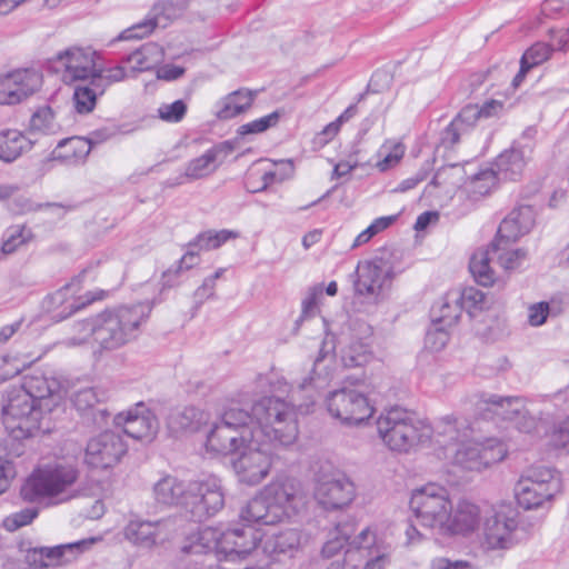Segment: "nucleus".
Segmentation results:
<instances>
[{"label":"nucleus","instance_id":"19","mask_svg":"<svg viewBox=\"0 0 569 569\" xmlns=\"http://www.w3.org/2000/svg\"><path fill=\"white\" fill-rule=\"evenodd\" d=\"M355 291L375 302L385 297L392 280L391 266L382 259L363 260L357 266Z\"/></svg>","mask_w":569,"mask_h":569},{"label":"nucleus","instance_id":"25","mask_svg":"<svg viewBox=\"0 0 569 569\" xmlns=\"http://www.w3.org/2000/svg\"><path fill=\"white\" fill-rule=\"evenodd\" d=\"M114 425L121 427L123 432L136 440L152 441L159 423L156 416L143 403L114 417Z\"/></svg>","mask_w":569,"mask_h":569},{"label":"nucleus","instance_id":"58","mask_svg":"<svg viewBox=\"0 0 569 569\" xmlns=\"http://www.w3.org/2000/svg\"><path fill=\"white\" fill-rule=\"evenodd\" d=\"M158 27V20L149 19L144 22L138 23L123 30L118 37L117 41L141 39L150 34Z\"/></svg>","mask_w":569,"mask_h":569},{"label":"nucleus","instance_id":"28","mask_svg":"<svg viewBox=\"0 0 569 569\" xmlns=\"http://www.w3.org/2000/svg\"><path fill=\"white\" fill-rule=\"evenodd\" d=\"M523 400L518 397H501L492 393H481L475 397L473 405L483 418L498 417L512 421L521 411Z\"/></svg>","mask_w":569,"mask_h":569},{"label":"nucleus","instance_id":"64","mask_svg":"<svg viewBox=\"0 0 569 569\" xmlns=\"http://www.w3.org/2000/svg\"><path fill=\"white\" fill-rule=\"evenodd\" d=\"M549 315V305L546 302L535 303L528 309V321L531 326H541Z\"/></svg>","mask_w":569,"mask_h":569},{"label":"nucleus","instance_id":"60","mask_svg":"<svg viewBox=\"0 0 569 569\" xmlns=\"http://www.w3.org/2000/svg\"><path fill=\"white\" fill-rule=\"evenodd\" d=\"M301 543V533L297 529H289L274 538V548L280 552L298 548Z\"/></svg>","mask_w":569,"mask_h":569},{"label":"nucleus","instance_id":"6","mask_svg":"<svg viewBox=\"0 0 569 569\" xmlns=\"http://www.w3.org/2000/svg\"><path fill=\"white\" fill-rule=\"evenodd\" d=\"M243 426L252 433L263 432V441L291 446L299 435L296 406L279 397H262L253 402Z\"/></svg>","mask_w":569,"mask_h":569},{"label":"nucleus","instance_id":"57","mask_svg":"<svg viewBox=\"0 0 569 569\" xmlns=\"http://www.w3.org/2000/svg\"><path fill=\"white\" fill-rule=\"evenodd\" d=\"M71 400L74 408L81 413L92 410L99 402L97 391L92 388H86L77 391L72 396Z\"/></svg>","mask_w":569,"mask_h":569},{"label":"nucleus","instance_id":"24","mask_svg":"<svg viewBox=\"0 0 569 569\" xmlns=\"http://www.w3.org/2000/svg\"><path fill=\"white\" fill-rule=\"evenodd\" d=\"M174 533V519L171 518L158 521L134 519L123 528L126 540L137 547L147 549L169 539Z\"/></svg>","mask_w":569,"mask_h":569},{"label":"nucleus","instance_id":"23","mask_svg":"<svg viewBox=\"0 0 569 569\" xmlns=\"http://www.w3.org/2000/svg\"><path fill=\"white\" fill-rule=\"evenodd\" d=\"M486 511L472 499L462 497L453 502L445 537L468 538L481 529Z\"/></svg>","mask_w":569,"mask_h":569},{"label":"nucleus","instance_id":"63","mask_svg":"<svg viewBox=\"0 0 569 569\" xmlns=\"http://www.w3.org/2000/svg\"><path fill=\"white\" fill-rule=\"evenodd\" d=\"M16 476L17 471L13 461L6 457H0V488L4 492L9 489Z\"/></svg>","mask_w":569,"mask_h":569},{"label":"nucleus","instance_id":"26","mask_svg":"<svg viewBox=\"0 0 569 569\" xmlns=\"http://www.w3.org/2000/svg\"><path fill=\"white\" fill-rule=\"evenodd\" d=\"M19 388L26 390L34 399V402L47 412H51L64 398L61 382L54 377H48L40 372L26 376Z\"/></svg>","mask_w":569,"mask_h":569},{"label":"nucleus","instance_id":"4","mask_svg":"<svg viewBox=\"0 0 569 569\" xmlns=\"http://www.w3.org/2000/svg\"><path fill=\"white\" fill-rule=\"evenodd\" d=\"M152 496L158 506L182 507L198 518L214 516L224 507L222 481L213 475L189 482L166 476L153 485Z\"/></svg>","mask_w":569,"mask_h":569},{"label":"nucleus","instance_id":"55","mask_svg":"<svg viewBox=\"0 0 569 569\" xmlns=\"http://www.w3.org/2000/svg\"><path fill=\"white\" fill-rule=\"evenodd\" d=\"M188 110V106L183 100H176L171 103H161L157 110L158 117L169 123L180 122Z\"/></svg>","mask_w":569,"mask_h":569},{"label":"nucleus","instance_id":"56","mask_svg":"<svg viewBox=\"0 0 569 569\" xmlns=\"http://www.w3.org/2000/svg\"><path fill=\"white\" fill-rule=\"evenodd\" d=\"M549 445L569 452V417L553 427L549 433Z\"/></svg>","mask_w":569,"mask_h":569},{"label":"nucleus","instance_id":"53","mask_svg":"<svg viewBox=\"0 0 569 569\" xmlns=\"http://www.w3.org/2000/svg\"><path fill=\"white\" fill-rule=\"evenodd\" d=\"M280 119V113L278 111L271 112L260 119H256L248 123L240 126L237 130L239 137H246L248 134H258L262 133L269 128L274 127Z\"/></svg>","mask_w":569,"mask_h":569},{"label":"nucleus","instance_id":"10","mask_svg":"<svg viewBox=\"0 0 569 569\" xmlns=\"http://www.w3.org/2000/svg\"><path fill=\"white\" fill-rule=\"evenodd\" d=\"M410 509L419 525L445 536L453 501L450 491L435 482L426 483L411 492Z\"/></svg>","mask_w":569,"mask_h":569},{"label":"nucleus","instance_id":"9","mask_svg":"<svg viewBox=\"0 0 569 569\" xmlns=\"http://www.w3.org/2000/svg\"><path fill=\"white\" fill-rule=\"evenodd\" d=\"M378 435L391 451L409 453L432 437V427L426 421L413 418L408 411L392 408L377 420Z\"/></svg>","mask_w":569,"mask_h":569},{"label":"nucleus","instance_id":"36","mask_svg":"<svg viewBox=\"0 0 569 569\" xmlns=\"http://www.w3.org/2000/svg\"><path fill=\"white\" fill-rule=\"evenodd\" d=\"M512 240L497 238L492 242V253L497 263L506 271L518 269L527 260V251L521 248H513Z\"/></svg>","mask_w":569,"mask_h":569},{"label":"nucleus","instance_id":"46","mask_svg":"<svg viewBox=\"0 0 569 569\" xmlns=\"http://www.w3.org/2000/svg\"><path fill=\"white\" fill-rule=\"evenodd\" d=\"M405 154V146L396 140L386 141L379 149V157L377 168L380 171H387L395 167Z\"/></svg>","mask_w":569,"mask_h":569},{"label":"nucleus","instance_id":"40","mask_svg":"<svg viewBox=\"0 0 569 569\" xmlns=\"http://www.w3.org/2000/svg\"><path fill=\"white\" fill-rule=\"evenodd\" d=\"M499 180L500 178L495 169L485 168L470 177L466 188L469 196L477 200L492 192L497 188Z\"/></svg>","mask_w":569,"mask_h":569},{"label":"nucleus","instance_id":"14","mask_svg":"<svg viewBox=\"0 0 569 569\" xmlns=\"http://www.w3.org/2000/svg\"><path fill=\"white\" fill-rule=\"evenodd\" d=\"M92 268L82 270L71 282L49 295L42 302V308L56 321H61L93 301L103 299L106 291H88L79 295L80 283L88 278H97Z\"/></svg>","mask_w":569,"mask_h":569},{"label":"nucleus","instance_id":"41","mask_svg":"<svg viewBox=\"0 0 569 569\" xmlns=\"http://www.w3.org/2000/svg\"><path fill=\"white\" fill-rule=\"evenodd\" d=\"M327 362V356L318 357L313 363L312 376L300 383L302 390H308V399L311 403L316 401L317 390L325 388L330 380L331 372L328 370Z\"/></svg>","mask_w":569,"mask_h":569},{"label":"nucleus","instance_id":"34","mask_svg":"<svg viewBox=\"0 0 569 569\" xmlns=\"http://www.w3.org/2000/svg\"><path fill=\"white\" fill-rule=\"evenodd\" d=\"M531 156L529 147H512L500 153L496 160L498 177L502 179L516 180L519 178Z\"/></svg>","mask_w":569,"mask_h":569},{"label":"nucleus","instance_id":"11","mask_svg":"<svg viewBox=\"0 0 569 569\" xmlns=\"http://www.w3.org/2000/svg\"><path fill=\"white\" fill-rule=\"evenodd\" d=\"M43 412L26 390L12 387L7 391L2 407V422L8 433L17 439L33 436L41 428Z\"/></svg>","mask_w":569,"mask_h":569},{"label":"nucleus","instance_id":"31","mask_svg":"<svg viewBox=\"0 0 569 569\" xmlns=\"http://www.w3.org/2000/svg\"><path fill=\"white\" fill-rule=\"evenodd\" d=\"M535 223L533 210L529 206L513 209L500 223L498 238L518 240L528 233Z\"/></svg>","mask_w":569,"mask_h":569},{"label":"nucleus","instance_id":"52","mask_svg":"<svg viewBox=\"0 0 569 569\" xmlns=\"http://www.w3.org/2000/svg\"><path fill=\"white\" fill-rule=\"evenodd\" d=\"M551 48L543 42H537L531 46L521 58V70L528 71L535 66H538L549 59Z\"/></svg>","mask_w":569,"mask_h":569},{"label":"nucleus","instance_id":"61","mask_svg":"<svg viewBox=\"0 0 569 569\" xmlns=\"http://www.w3.org/2000/svg\"><path fill=\"white\" fill-rule=\"evenodd\" d=\"M516 428L523 433H532L537 430L539 420L533 417L525 407V401L521 405V411L515 416L511 421Z\"/></svg>","mask_w":569,"mask_h":569},{"label":"nucleus","instance_id":"35","mask_svg":"<svg viewBox=\"0 0 569 569\" xmlns=\"http://www.w3.org/2000/svg\"><path fill=\"white\" fill-rule=\"evenodd\" d=\"M210 419V415L197 407L189 406L177 408L168 416V428L180 433L184 431H197L201 426L206 425Z\"/></svg>","mask_w":569,"mask_h":569},{"label":"nucleus","instance_id":"50","mask_svg":"<svg viewBox=\"0 0 569 569\" xmlns=\"http://www.w3.org/2000/svg\"><path fill=\"white\" fill-rule=\"evenodd\" d=\"M237 233L229 230L208 231L198 236L194 243L190 248L198 247L200 250H212L219 248L230 238H236Z\"/></svg>","mask_w":569,"mask_h":569},{"label":"nucleus","instance_id":"30","mask_svg":"<svg viewBox=\"0 0 569 569\" xmlns=\"http://www.w3.org/2000/svg\"><path fill=\"white\" fill-rule=\"evenodd\" d=\"M339 353L346 367H360L371 361L373 355L368 338L343 333L339 339Z\"/></svg>","mask_w":569,"mask_h":569},{"label":"nucleus","instance_id":"45","mask_svg":"<svg viewBox=\"0 0 569 569\" xmlns=\"http://www.w3.org/2000/svg\"><path fill=\"white\" fill-rule=\"evenodd\" d=\"M463 423L456 415H446L440 417L435 427H432V435L448 437L450 440L461 441L460 438H467L466 430L462 431Z\"/></svg>","mask_w":569,"mask_h":569},{"label":"nucleus","instance_id":"47","mask_svg":"<svg viewBox=\"0 0 569 569\" xmlns=\"http://www.w3.org/2000/svg\"><path fill=\"white\" fill-rule=\"evenodd\" d=\"M199 261V253L189 249L177 262V264L170 267L167 271L163 272L162 278L164 283L167 286H173L178 277H180L184 271H188L197 266Z\"/></svg>","mask_w":569,"mask_h":569},{"label":"nucleus","instance_id":"8","mask_svg":"<svg viewBox=\"0 0 569 569\" xmlns=\"http://www.w3.org/2000/svg\"><path fill=\"white\" fill-rule=\"evenodd\" d=\"M78 478L79 470L71 463H46L36 468L26 479L20 495L28 502H40L44 499L54 503L64 502L76 497L70 489Z\"/></svg>","mask_w":569,"mask_h":569},{"label":"nucleus","instance_id":"2","mask_svg":"<svg viewBox=\"0 0 569 569\" xmlns=\"http://www.w3.org/2000/svg\"><path fill=\"white\" fill-rule=\"evenodd\" d=\"M149 315V307L138 303L104 310L94 317L72 323L62 345L68 348H89L96 359L131 341Z\"/></svg>","mask_w":569,"mask_h":569},{"label":"nucleus","instance_id":"18","mask_svg":"<svg viewBox=\"0 0 569 569\" xmlns=\"http://www.w3.org/2000/svg\"><path fill=\"white\" fill-rule=\"evenodd\" d=\"M330 415L346 425H359L373 415L368 398L356 389L343 388L327 398Z\"/></svg>","mask_w":569,"mask_h":569},{"label":"nucleus","instance_id":"39","mask_svg":"<svg viewBox=\"0 0 569 569\" xmlns=\"http://www.w3.org/2000/svg\"><path fill=\"white\" fill-rule=\"evenodd\" d=\"M256 93L250 90H237L219 102V109L216 114L219 119H230L248 110L254 99Z\"/></svg>","mask_w":569,"mask_h":569},{"label":"nucleus","instance_id":"38","mask_svg":"<svg viewBox=\"0 0 569 569\" xmlns=\"http://www.w3.org/2000/svg\"><path fill=\"white\" fill-rule=\"evenodd\" d=\"M496 260L492 244L487 249H478L471 257L469 269L477 282L491 286L496 281L495 269L491 263Z\"/></svg>","mask_w":569,"mask_h":569},{"label":"nucleus","instance_id":"16","mask_svg":"<svg viewBox=\"0 0 569 569\" xmlns=\"http://www.w3.org/2000/svg\"><path fill=\"white\" fill-rule=\"evenodd\" d=\"M99 53L91 47L71 46L59 51L51 60L53 71L66 84L92 81L97 76Z\"/></svg>","mask_w":569,"mask_h":569},{"label":"nucleus","instance_id":"44","mask_svg":"<svg viewBox=\"0 0 569 569\" xmlns=\"http://www.w3.org/2000/svg\"><path fill=\"white\" fill-rule=\"evenodd\" d=\"M97 76H93L91 84L103 93L106 88L112 83L121 82L128 77H132L123 66H116L109 69H102L97 64Z\"/></svg>","mask_w":569,"mask_h":569},{"label":"nucleus","instance_id":"42","mask_svg":"<svg viewBox=\"0 0 569 569\" xmlns=\"http://www.w3.org/2000/svg\"><path fill=\"white\" fill-rule=\"evenodd\" d=\"M91 143L88 139L72 137L61 141L56 149L57 157L67 161H82L90 153Z\"/></svg>","mask_w":569,"mask_h":569},{"label":"nucleus","instance_id":"3","mask_svg":"<svg viewBox=\"0 0 569 569\" xmlns=\"http://www.w3.org/2000/svg\"><path fill=\"white\" fill-rule=\"evenodd\" d=\"M302 482L290 475H278L240 510V519L262 526L292 522L307 510Z\"/></svg>","mask_w":569,"mask_h":569},{"label":"nucleus","instance_id":"1","mask_svg":"<svg viewBox=\"0 0 569 569\" xmlns=\"http://www.w3.org/2000/svg\"><path fill=\"white\" fill-rule=\"evenodd\" d=\"M246 419L242 408L224 410L208 433L206 447L216 453L236 455L231 465L238 481L252 487L269 476L273 458L271 443L263 441V432L252 433L243 426Z\"/></svg>","mask_w":569,"mask_h":569},{"label":"nucleus","instance_id":"22","mask_svg":"<svg viewBox=\"0 0 569 569\" xmlns=\"http://www.w3.org/2000/svg\"><path fill=\"white\" fill-rule=\"evenodd\" d=\"M126 452L121 436L104 431L88 441L84 462L92 468L107 469L118 463Z\"/></svg>","mask_w":569,"mask_h":569},{"label":"nucleus","instance_id":"51","mask_svg":"<svg viewBox=\"0 0 569 569\" xmlns=\"http://www.w3.org/2000/svg\"><path fill=\"white\" fill-rule=\"evenodd\" d=\"M32 130L43 133H54L60 128L56 122L54 112L51 108L44 107L39 109L30 120Z\"/></svg>","mask_w":569,"mask_h":569},{"label":"nucleus","instance_id":"43","mask_svg":"<svg viewBox=\"0 0 569 569\" xmlns=\"http://www.w3.org/2000/svg\"><path fill=\"white\" fill-rule=\"evenodd\" d=\"M31 232L21 224L12 226L4 231L0 248V259L11 254L30 239Z\"/></svg>","mask_w":569,"mask_h":569},{"label":"nucleus","instance_id":"32","mask_svg":"<svg viewBox=\"0 0 569 569\" xmlns=\"http://www.w3.org/2000/svg\"><path fill=\"white\" fill-rule=\"evenodd\" d=\"M164 60V50L157 43L148 42L123 59L128 64L132 77L138 73L150 71L162 63Z\"/></svg>","mask_w":569,"mask_h":569},{"label":"nucleus","instance_id":"33","mask_svg":"<svg viewBox=\"0 0 569 569\" xmlns=\"http://www.w3.org/2000/svg\"><path fill=\"white\" fill-rule=\"evenodd\" d=\"M32 141L19 129L0 130V162L12 163L32 149Z\"/></svg>","mask_w":569,"mask_h":569},{"label":"nucleus","instance_id":"5","mask_svg":"<svg viewBox=\"0 0 569 569\" xmlns=\"http://www.w3.org/2000/svg\"><path fill=\"white\" fill-rule=\"evenodd\" d=\"M252 525L251 522L238 523L223 531L213 527L202 528L182 546L181 552L192 556L213 551L227 561L244 559L261 540V533Z\"/></svg>","mask_w":569,"mask_h":569},{"label":"nucleus","instance_id":"49","mask_svg":"<svg viewBox=\"0 0 569 569\" xmlns=\"http://www.w3.org/2000/svg\"><path fill=\"white\" fill-rule=\"evenodd\" d=\"M458 299L462 307V310H467L469 313L473 311L482 310L487 307L486 295L475 287H468L463 290H458Z\"/></svg>","mask_w":569,"mask_h":569},{"label":"nucleus","instance_id":"37","mask_svg":"<svg viewBox=\"0 0 569 569\" xmlns=\"http://www.w3.org/2000/svg\"><path fill=\"white\" fill-rule=\"evenodd\" d=\"M461 312L458 290H451L432 307V320L439 325L451 327L460 318Z\"/></svg>","mask_w":569,"mask_h":569},{"label":"nucleus","instance_id":"15","mask_svg":"<svg viewBox=\"0 0 569 569\" xmlns=\"http://www.w3.org/2000/svg\"><path fill=\"white\" fill-rule=\"evenodd\" d=\"M356 497L353 482L343 472L327 463L316 475L313 499L325 510H340Z\"/></svg>","mask_w":569,"mask_h":569},{"label":"nucleus","instance_id":"27","mask_svg":"<svg viewBox=\"0 0 569 569\" xmlns=\"http://www.w3.org/2000/svg\"><path fill=\"white\" fill-rule=\"evenodd\" d=\"M501 107V103L496 100L486 102L481 108L476 104L465 107L445 130L443 143L456 144L460 136L472 128L480 118L495 114Z\"/></svg>","mask_w":569,"mask_h":569},{"label":"nucleus","instance_id":"29","mask_svg":"<svg viewBox=\"0 0 569 569\" xmlns=\"http://www.w3.org/2000/svg\"><path fill=\"white\" fill-rule=\"evenodd\" d=\"M231 148L227 142L213 146L204 151L201 156L190 160L178 183H183L187 180L203 179L212 174L220 166L222 154H227Z\"/></svg>","mask_w":569,"mask_h":569},{"label":"nucleus","instance_id":"59","mask_svg":"<svg viewBox=\"0 0 569 569\" xmlns=\"http://www.w3.org/2000/svg\"><path fill=\"white\" fill-rule=\"evenodd\" d=\"M38 516L36 508H26L16 512L3 520V526L9 531H14L20 527L27 526Z\"/></svg>","mask_w":569,"mask_h":569},{"label":"nucleus","instance_id":"17","mask_svg":"<svg viewBox=\"0 0 569 569\" xmlns=\"http://www.w3.org/2000/svg\"><path fill=\"white\" fill-rule=\"evenodd\" d=\"M482 546L487 550H505L511 548L518 528V512L509 505L492 507L486 512L482 522Z\"/></svg>","mask_w":569,"mask_h":569},{"label":"nucleus","instance_id":"62","mask_svg":"<svg viewBox=\"0 0 569 569\" xmlns=\"http://www.w3.org/2000/svg\"><path fill=\"white\" fill-rule=\"evenodd\" d=\"M322 293L323 289L320 284L309 289L307 297L302 301V315L305 317L313 316L317 312Z\"/></svg>","mask_w":569,"mask_h":569},{"label":"nucleus","instance_id":"7","mask_svg":"<svg viewBox=\"0 0 569 569\" xmlns=\"http://www.w3.org/2000/svg\"><path fill=\"white\" fill-rule=\"evenodd\" d=\"M337 536L328 540L321 550L323 559L337 558L332 566H346L350 569H381L391 566V548L377 538L376 532L370 528L363 529L355 537L350 548L345 552L340 562V552L347 541L346 526L336 528Z\"/></svg>","mask_w":569,"mask_h":569},{"label":"nucleus","instance_id":"54","mask_svg":"<svg viewBox=\"0 0 569 569\" xmlns=\"http://www.w3.org/2000/svg\"><path fill=\"white\" fill-rule=\"evenodd\" d=\"M447 328L449 327L435 322L433 327L426 335L425 347L432 352L441 351L449 341Z\"/></svg>","mask_w":569,"mask_h":569},{"label":"nucleus","instance_id":"13","mask_svg":"<svg viewBox=\"0 0 569 569\" xmlns=\"http://www.w3.org/2000/svg\"><path fill=\"white\" fill-rule=\"evenodd\" d=\"M508 455L506 445L495 437H471L460 441L452 463L463 471L480 473L501 462Z\"/></svg>","mask_w":569,"mask_h":569},{"label":"nucleus","instance_id":"20","mask_svg":"<svg viewBox=\"0 0 569 569\" xmlns=\"http://www.w3.org/2000/svg\"><path fill=\"white\" fill-rule=\"evenodd\" d=\"M42 73L36 69H16L0 74V106H14L40 90Z\"/></svg>","mask_w":569,"mask_h":569},{"label":"nucleus","instance_id":"21","mask_svg":"<svg viewBox=\"0 0 569 569\" xmlns=\"http://www.w3.org/2000/svg\"><path fill=\"white\" fill-rule=\"evenodd\" d=\"M97 541V538H88L56 547L31 548L26 553V562L33 569L68 566Z\"/></svg>","mask_w":569,"mask_h":569},{"label":"nucleus","instance_id":"12","mask_svg":"<svg viewBox=\"0 0 569 569\" xmlns=\"http://www.w3.org/2000/svg\"><path fill=\"white\" fill-rule=\"evenodd\" d=\"M560 490V477L553 468L531 466L517 481L515 495L519 506L530 510L551 501Z\"/></svg>","mask_w":569,"mask_h":569},{"label":"nucleus","instance_id":"48","mask_svg":"<svg viewBox=\"0 0 569 569\" xmlns=\"http://www.w3.org/2000/svg\"><path fill=\"white\" fill-rule=\"evenodd\" d=\"M99 90L90 86H78L73 92L74 108L79 113H89L97 103Z\"/></svg>","mask_w":569,"mask_h":569}]
</instances>
